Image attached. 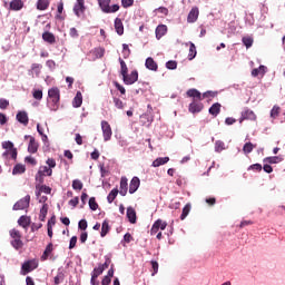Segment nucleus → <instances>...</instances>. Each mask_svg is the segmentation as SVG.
<instances>
[{
    "instance_id": "nucleus-42",
    "label": "nucleus",
    "mask_w": 285,
    "mask_h": 285,
    "mask_svg": "<svg viewBox=\"0 0 285 285\" xmlns=\"http://www.w3.org/2000/svg\"><path fill=\"white\" fill-rule=\"evenodd\" d=\"M189 213H190V204H187V205H185V207L183 208V213H181V215H180L181 222H184V219H186V217H188Z\"/></svg>"
},
{
    "instance_id": "nucleus-41",
    "label": "nucleus",
    "mask_w": 285,
    "mask_h": 285,
    "mask_svg": "<svg viewBox=\"0 0 285 285\" xmlns=\"http://www.w3.org/2000/svg\"><path fill=\"white\" fill-rule=\"evenodd\" d=\"M41 193H45L46 195H50V193H52V188H50L47 185H41L39 187V191L37 193V196L41 195Z\"/></svg>"
},
{
    "instance_id": "nucleus-62",
    "label": "nucleus",
    "mask_w": 285,
    "mask_h": 285,
    "mask_svg": "<svg viewBox=\"0 0 285 285\" xmlns=\"http://www.w3.org/2000/svg\"><path fill=\"white\" fill-rule=\"evenodd\" d=\"M111 263H112V261L110 259V257L105 256V263L100 264L102 271H106V268H108V266H110Z\"/></svg>"
},
{
    "instance_id": "nucleus-2",
    "label": "nucleus",
    "mask_w": 285,
    "mask_h": 285,
    "mask_svg": "<svg viewBox=\"0 0 285 285\" xmlns=\"http://www.w3.org/2000/svg\"><path fill=\"white\" fill-rule=\"evenodd\" d=\"M59 101H61V91L57 87H52L48 90L47 106L50 110H59Z\"/></svg>"
},
{
    "instance_id": "nucleus-9",
    "label": "nucleus",
    "mask_w": 285,
    "mask_h": 285,
    "mask_svg": "<svg viewBox=\"0 0 285 285\" xmlns=\"http://www.w3.org/2000/svg\"><path fill=\"white\" fill-rule=\"evenodd\" d=\"M30 207V195L24 196L13 205V210H26Z\"/></svg>"
},
{
    "instance_id": "nucleus-63",
    "label": "nucleus",
    "mask_w": 285,
    "mask_h": 285,
    "mask_svg": "<svg viewBox=\"0 0 285 285\" xmlns=\"http://www.w3.org/2000/svg\"><path fill=\"white\" fill-rule=\"evenodd\" d=\"M69 35L72 39H77L79 37V31L77 30V28L72 27L69 30Z\"/></svg>"
},
{
    "instance_id": "nucleus-6",
    "label": "nucleus",
    "mask_w": 285,
    "mask_h": 285,
    "mask_svg": "<svg viewBox=\"0 0 285 285\" xmlns=\"http://www.w3.org/2000/svg\"><path fill=\"white\" fill-rule=\"evenodd\" d=\"M43 177H52V169L48 166H40L36 175V180L43 184Z\"/></svg>"
},
{
    "instance_id": "nucleus-47",
    "label": "nucleus",
    "mask_w": 285,
    "mask_h": 285,
    "mask_svg": "<svg viewBox=\"0 0 285 285\" xmlns=\"http://www.w3.org/2000/svg\"><path fill=\"white\" fill-rule=\"evenodd\" d=\"M114 104L116 106V108H118V110H124L126 104H124V101L117 97H114Z\"/></svg>"
},
{
    "instance_id": "nucleus-16",
    "label": "nucleus",
    "mask_w": 285,
    "mask_h": 285,
    "mask_svg": "<svg viewBox=\"0 0 285 285\" xmlns=\"http://www.w3.org/2000/svg\"><path fill=\"white\" fill-rule=\"evenodd\" d=\"M17 121L19 124H22V126H28L29 119H28V112L26 111H19L16 116Z\"/></svg>"
},
{
    "instance_id": "nucleus-46",
    "label": "nucleus",
    "mask_w": 285,
    "mask_h": 285,
    "mask_svg": "<svg viewBox=\"0 0 285 285\" xmlns=\"http://www.w3.org/2000/svg\"><path fill=\"white\" fill-rule=\"evenodd\" d=\"M72 188L73 190H82L83 189V183L79 179L72 180Z\"/></svg>"
},
{
    "instance_id": "nucleus-50",
    "label": "nucleus",
    "mask_w": 285,
    "mask_h": 285,
    "mask_svg": "<svg viewBox=\"0 0 285 285\" xmlns=\"http://www.w3.org/2000/svg\"><path fill=\"white\" fill-rule=\"evenodd\" d=\"M89 208L90 210H97V208H99V204H97V199L95 197L89 198Z\"/></svg>"
},
{
    "instance_id": "nucleus-20",
    "label": "nucleus",
    "mask_w": 285,
    "mask_h": 285,
    "mask_svg": "<svg viewBox=\"0 0 285 285\" xmlns=\"http://www.w3.org/2000/svg\"><path fill=\"white\" fill-rule=\"evenodd\" d=\"M127 218L129 219L130 224H137V212L135 210V208H127Z\"/></svg>"
},
{
    "instance_id": "nucleus-18",
    "label": "nucleus",
    "mask_w": 285,
    "mask_h": 285,
    "mask_svg": "<svg viewBox=\"0 0 285 285\" xmlns=\"http://www.w3.org/2000/svg\"><path fill=\"white\" fill-rule=\"evenodd\" d=\"M42 39L43 41H46L47 43H50L51 46L53 43H57V38L55 37V35L50 31H46L42 33Z\"/></svg>"
},
{
    "instance_id": "nucleus-17",
    "label": "nucleus",
    "mask_w": 285,
    "mask_h": 285,
    "mask_svg": "<svg viewBox=\"0 0 285 285\" xmlns=\"http://www.w3.org/2000/svg\"><path fill=\"white\" fill-rule=\"evenodd\" d=\"M9 9L19 12V10L23 9V0H12L9 4Z\"/></svg>"
},
{
    "instance_id": "nucleus-35",
    "label": "nucleus",
    "mask_w": 285,
    "mask_h": 285,
    "mask_svg": "<svg viewBox=\"0 0 285 285\" xmlns=\"http://www.w3.org/2000/svg\"><path fill=\"white\" fill-rule=\"evenodd\" d=\"M18 224L19 226H21L22 228H28V226H30V217L28 216H21L18 219Z\"/></svg>"
},
{
    "instance_id": "nucleus-1",
    "label": "nucleus",
    "mask_w": 285,
    "mask_h": 285,
    "mask_svg": "<svg viewBox=\"0 0 285 285\" xmlns=\"http://www.w3.org/2000/svg\"><path fill=\"white\" fill-rule=\"evenodd\" d=\"M186 95L193 99L188 108L189 112L193 115L202 112V110H204V104L200 102L203 100L202 92L197 89H189Z\"/></svg>"
},
{
    "instance_id": "nucleus-28",
    "label": "nucleus",
    "mask_w": 285,
    "mask_h": 285,
    "mask_svg": "<svg viewBox=\"0 0 285 285\" xmlns=\"http://www.w3.org/2000/svg\"><path fill=\"white\" fill-rule=\"evenodd\" d=\"M52 246H53L52 243H49L47 245V247L41 256L42 262H46V259H48V257H50V255L52 254V250H53Z\"/></svg>"
},
{
    "instance_id": "nucleus-15",
    "label": "nucleus",
    "mask_w": 285,
    "mask_h": 285,
    "mask_svg": "<svg viewBox=\"0 0 285 285\" xmlns=\"http://www.w3.org/2000/svg\"><path fill=\"white\" fill-rule=\"evenodd\" d=\"M118 193L121 197H126V195H128V178H120V190H118Z\"/></svg>"
},
{
    "instance_id": "nucleus-30",
    "label": "nucleus",
    "mask_w": 285,
    "mask_h": 285,
    "mask_svg": "<svg viewBox=\"0 0 285 285\" xmlns=\"http://www.w3.org/2000/svg\"><path fill=\"white\" fill-rule=\"evenodd\" d=\"M149 88H150V83L139 81L138 88L136 89V95H139V92H147Z\"/></svg>"
},
{
    "instance_id": "nucleus-48",
    "label": "nucleus",
    "mask_w": 285,
    "mask_h": 285,
    "mask_svg": "<svg viewBox=\"0 0 285 285\" xmlns=\"http://www.w3.org/2000/svg\"><path fill=\"white\" fill-rule=\"evenodd\" d=\"M266 67H264L263 65L259 66V68H255L252 70V77H258L261 72H265Z\"/></svg>"
},
{
    "instance_id": "nucleus-51",
    "label": "nucleus",
    "mask_w": 285,
    "mask_h": 285,
    "mask_svg": "<svg viewBox=\"0 0 285 285\" xmlns=\"http://www.w3.org/2000/svg\"><path fill=\"white\" fill-rule=\"evenodd\" d=\"M65 277H66V276L63 275V273H62V272H59V273L57 274V276H55V278H53L55 285L61 284V282H63Z\"/></svg>"
},
{
    "instance_id": "nucleus-19",
    "label": "nucleus",
    "mask_w": 285,
    "mask_h": 285,
    "mask_svg": "<svg viewBox=\"0 0 285 285\" xmlns=\"http://www.w3.org/2000/svg\"><path fill=\"white\" fill-rule=\"evenodd\" d=\"M145 66L148 70H153L154 72H157L159 66L155 62V59L151 57L146 59Z\"/></svg>"
},
{
    "instance_id": "nucleus-10",
    "label": "nucleus",
    "mask_w": 285,
    "mask_h": 285,
    "mask_svg": "<svg viewBox=\"0 0 285 285\" xmlns=\"http://www.w3.org/2000/svg\"><path fill=\"white\" fill-rule=\"evenodd\" d=\"M39 266V263L36 261H27L22 264L21 271L22 275H28V273H32L37 267Z\"/></svg>"
},
{
    "instance_id": "nucleus-29",
    "label": "nucleus",
    "mask_w": 285,
    "mask_h": 285,
    "mask_svg": "<svg viewBox=\"0 0 285 285\" xmlns=\"http://www.w3.org/2000/svg\"><path fill=\"white\" fill-rule=\"evenodd\" d=\"M26 173V165L17 164L12 169V175H23Z\"/></svg>"
},
{
    "instance_id": "nucleus-55",
    "label": "nucleus",
    "mask_w": 285,
    "mask_h": 285,
    "mask_svg": "<svg viewBox=\"0 0 285 285\" xmlns=\"http://www.w3.org/2000/svg\"><path fill=\"white\" fill-rule=\"evenodd\" d=\"M41 68L42 66L39 63H32L31 65V70L32 72H35L36 75H41Z\"/></svg>"
},
{
    "instance_id": "nucleus-4",
    "label": "nucleus",
    "mask_w": 285,
    "mask_h": 285,
    "mask_svg": "<svg viewBox=\"0 0 285 285\" xmlns=\"http://www.w3.org/2000/svg\"><path fill=\"white\" fill-rule=\"evenodd\" d=\"M111 1L112 0H98V6L105 12V14L119 12V4H114L110 7Z\"/></svg>"
},
{
    "instance_id": "nucleus-54",
    "label": "nucleus",
    "mask_w": 285,
    "mask_h": 285,
    "mask_svg": "<svg viewBox=\"0 0 285 285\" xmlns=\"http://www.w3.org/2000/svg\"><path fill=\"white\" fill-rule=\"evenodd\" d=\"M151 269H153V273H151L153 276L159 273V263H157V261H151Z\"/></svg>"
},
{
    "instance_id": "nucleus-58",
    "label": "nucleus",
    "mask_w": 285,
    "mask_h": 285,
    "mask_svg": "<svg viewBox=\"0 0 285 285\" xmlns=\"http://www.w3.org/2000/svg\"><path fill=\"white\" fill-rule=\"evenodd\" d=\"M48 168H50L52 170V168L57 167V160H55V158H48L46 161Z\"/></svg>"
},
{
    "instance_id": "nucleus-57",
    "label": "nucleus",
    "mask_w": 285,
    "mask_h": 285,
    "mask_svg": "<svg viewBox=\"0 0 285 285\" xmlns=\"http://www.w3.org/2000/svg\"><path fill=\"white\" fill-rule=\"evenodd\" d=\"M10 235L12 239H21V232H19L18 229H11Z\"/></svg>"
},
{
    "instance_id": "nucleus-13",
    "label": "nucleus",
    "mask_w": 285,
    "mask_h": 285,
    "mask_svg": "<svg viewBox=\"0 0 285 285\" xmlns=\"http://www.w3.org/2000/svg\"><path fill=\"white\" fill-rule=\"evenodd\" d=\"M140 185H141V180H139V177L135 176L129 184V194L135 195V193L139 190Z\"/></svg>"
},
{
    "instance_id": "nucleus-56",
    "label": "nucleus",
    "mask_w": 285,
    "mask_h": 285,
    "mask_svg": "<svg viewBox=\"0 0 285 285\" xmlns=\"http://www.w3.org/2000/svg\"><path fill=\"white\" fill-rule=\"evenodd\" d=\"M166 68H168V70H177V61L175 60L167 61Z\"/></svg>"
},
{
    "instance_id": "nucleus-31",
    "label": "nucleus",
    "mask_w": 285,
    "mask_h": 285,
    "mask_svg": "<svg viewBox=\"0 0 285 285\" xmlns=\"http://www.w3.org/2000/svg\"><path fill=\"white\" fill-rule=\"evenodd\" d=\"M50 8V0H38L37 10H48Z\"/></svg>"
},
{
    "instance_id": "nucleus-37",
    "label": "nucleus",
    "mask_w": 285,
    "mask_h": 285,
    "mask_svg": "<svg viewBox=\"0 0 285 285\" xmlns=\"http://www.w3.org/2000/svg\"><path fill=\"white\" fill-rule=\"evenodd\" d=\"M282 112V108L277 105H275L271 110V117L272 119H277L279 117V114Z\"/></svg>"
},
{
    "instance_id": "nucleus-21",
    "label": "nucleus",
    "mask_w": 285,
    "mask_h": 285,
    "mask_svg": "<svg viewBox=\"0 0 285 285\" xmlns=\"http://www.w3.org/2000/svg\"><path fill=\"white\" fill-rule=\"evenodd\" d=\"M169 161H170L169 157H159L153 161V167L159 168V166H164V165L168 164Z\"/></svg>"
},
{
    "instance_id": "nucleus-23",
    "label": "nucleus",
    "mask_w": 285,
    "mask_h": 285,
    "mask_svg": "<svg viewBox=\"0 0 285 285\" xmlns=\"http://www.w3.org/2000/svg\"><path fill=\"white\" fill-rule=\"evenodd\" d=\"M81 104H83V96L81 95V91H77L72 101V106L73 108H81Z\"/></svg>"
},
{
    "instance_id": "nucleus-49",
    "label": "nucleus",
    "mask_w": 285,
    "mask_h": 285,
    "mask_svg": "<svg viewBox=\"0 0 285 285\" xmlns=\"http://www.w3.org/2000/svg\"><path fill=\"white\" fill-rule=\"evenodd\" d=\"M245 48H252L253 47V37H243L242 39Z\"/></svg>"
},
{
    "instance_id": "nucleus-60",
    "label": "nucleus",
    "mask_w": 285,
    "mask_h": 285,
    "mask_svg": "<svg viewBox=\"0 0 285 285\" xmlns=\"http://www.w3.org/2000/svg\"><path fill=\"white\" fill-rule=\"evenodd\" d=\"M2 148L4 150H11L12 148H14V144H12V141H10V140L3 141L2 142Z\"/></svg>"
},
{
    "instance_id": "nucleus-61",
    "label": "nucleus",
    "mask_w": 285,
    "mask_h": 285,
    "mask_svg": "<svg viewBox=\"0 0 285 285\" xmlns=\"http://www.w3.org/2000/svg\"><path fill=\"white\" fill-rule=\"evenodd\" d=\"M78 228L80 230H86L88 228V220L86 219H81L79 223H78Z\"/></svg>"
},
{
    "instance_id": "nucleus-44",
    "label": "nucleus",
    "mask_w": 285,
    "mask_h": 285,
    "mask_svg": "<svg viewBox=\"0 0 285 285\" xmlns=\"http://www.w3.org/2000/svg\"><path fill=\"white\" fill-rule=\"evenodd\" d=\"M33 99H37V101H41L43 99V90L41 89H35L32 92Z\"/></svg>"
},
{
    "instance_id": "nucleus-33",
    "label": "nucleus",
    "mask_w": 285,
    "mask_h": 285,
    "mask_svg": "<svg viewBox=\"0 0 285 285\" xmlns=\"http://www.w3.org/2000/svg\"><path fill=\"white\" fill-rule=\"evenodd\" d=\"M195 57H197V47L195 46V43L189 42V53H188L189 61H193Z\"/></svg>"
},
{
    "instance_id": "nucleus-22",
    "label": "nucleus",
    "mask_w": 285,
    "mask_h": 285,
    "mask_svg": "<svg viewBox=\"0 0 285 285\" xmlns=\"http://www.w3.org/2000/svg\"><path fill=\"white\" fill-rule=\"evenodd\" d=\"M166 32H168V27L166 24H159L156 28V39H161V37L166 35Z\"/></svg>"
},
{
    "instance_id": "nucleus-38",
    "label": "nucleus",
    "mask_w": 285,
    "mask_h": 285,
    "mask_svg": "<svg viewBox=\"0 0 285 285\" xmlns=\"http://www.w3.org/2000/svg\"><path fill=\"white\" fill-rule=\"evenodd\" d=\"M254 148H257V145H253V142H246L243 147V153L245 155H250V151L254 149Z\"/></svg>"
},
{
    "instance_id": "nucleus-24",
    "label": "nucleus",
    "mask_w": 285,
    "mask_h": 285,
    "mask_svg": "<svg viewBox=\"0 0 285 285\" xmlns=\"http://www.w3.org/2000/svg\"><path fill=\"white\" fill-rule=\"evenodd\" d=\"M281 161H284V158L281 156H272L263 159L264 164H281Z\"/></svg>"
},
{
    "instance_id": "nucleus-40",
    "label": "nucleus",
    "mask_w": 285,
    "mask_h": 285,
    "mask_svg": "<svg viewBox=\"0 0 285 285\" xmlns=\"http://www.w3.org/2000/svg\"><path fill=\"white\" fill-rule=\"evenodd\" d=\"M104 271L105 269L100 265H98V267L94 268L92 274H91L92 282H95V279H97V277H99V275H101L104 273Z\"/></svg>"
},
{
    "instance_id": "nucleus-14",
    "label": "nucleus",
    "mask_w": 285,
    "mask_h": 285,
    "mask_svg": "<svg viewBox=\"0 0 285 285\" xmlns=\"http://www.w3.org/2000/svg\"><path fill=\"white\" fill-rule=\"evenodd\" d=\"M199 19V8L194 7L187 16V23H195Z\"/></svg>"
},
{
    "instance_id": "nucleus-27",
    "label": "nucleus",
    "mask_w": 285,
    "mask_h": 285,
    "mask_svg": "<svg viewBox=\"0 0 285 285\" xmlns=\"http://www.w3.org/2000/svg\"><path fill=\"white\" fill-rule=\"evenodd\" d=\"M115 30L117 35L119 36L124 35V22H121V19L119 18L115 19Z\"/></svg>"
},
{
    "instance_id": "nucleus-52",
    "label": "nucleus",
    "mask_w": 285,
    "mask_h": 285,
    "mask_svg": "<svg viewBox=\"0 0 285 285\" xmlns=\"http://www.w3.org/2000/svg\"><path fill=\"white\" fill-rule=\"evenodd\" d=\"M10 106V101L6 98H0V110H7Z\"/></svg>"
},
{
    "instance_id": "nucleus-32",
    "label": "nucleus",
    "mask_w": 285,
    "mask_h": 285,
    "mask_svg": "<svg viewBox=\"0 0 285 285\" xmlns=\"http://www.w3.org/2000/svg\"><path fill=\"white\" fill-rule=\"evenodd\" d=\"M17 148H11V149H7L3 154L2 157H11V159L17 160Z\"/></svg>"
},
{
    "instance_id": "nucleus-26",
    "label": "nucleus",
    "mask_w": 285,
    "mask_h": 285,
    "mask_svg": "<svg viewBox=\"0 0 285 285\" xmlns=\"http://www.w3.org/2000/svg\"><path fill=\"white\" fill-rule=\"evenodd\" d=\"M219 112H222V105L219 102L214 104L209 108V115H213V117H217V115H219Z\"/></svg>"
},
{
    "instance_id": "nucleus-64",
    "label": "nucleus",
    "mask_w": 285,
    "mask_h": 285,
    "mask_svg": "<svg viewBox=\"0 0 285 285\" xmlns=\"http://www.w3.org/2000/svg\"><path fill=\"white\" fill-rule=\"evenodd\" d=\"M135 3V0H121L122 8H130Z\"/></svg>"
},
{
    "instance_id": "nucleus-45",
    "label": "nucleus",
    "mask_w": 285,
    "mask_h": 285,
    "mask_svg": "<svg viewBox=\"0 0 285 285\" xmlns=\"http://www.w3.org/2000/svg\"><path fill=\"white\" fill-rule=\"evenodd\" d=\"M11 245L13 246V248H16L17 250H19V248H23V242L21 240V238H14L11 242Z\"/></svg>"
},
{
    "instance_id": "nucleus-11",
    "label": "nucleus",
    "mask_w": 285,
    "mask_h": 285,
    "mask_svg": "<svg viewBox=\"0 0 285 285\" xmlns=\"http://www.w3.org/2000/svg\"><path fill=\"white\" fill-rule=\"evenodd\" d=\"M24 139H29L28 153L35 155V153L39 150V142H37V139H35L33 136H24Z\"/></svg>"
},
{
    "instance_id": "nucleus-53",
    "label": "nucleus",
    "mask_w": 285,
    "mask_h": 285,
    "mask_svg": "<svg viewBox=\"0 0 285 285\" xmlns=\"http://www.w3.org/2000/svg\"><path fill=\"white\" fill-rule=\"evenodd\" d=\"M122 57L124 59H128V57H130V48L126 43L122 45Z\"/></svg>"
},
{
    "instance_id": "nucleus-39",
    "label": "nucleus",
    "mask_w": 285,
    "mask_h": 285,
    "mask_svg": "<svg viewBox=\"0 0 285 285\" xmlns=\"http://www.w3.org/2000/svg\"><path fill=\"white\" fill-rule=\"evenodd\" d=\"M48 215V205H43L40 209L39 219L40 222H46V217Z\"/></svg>"
},
{
    "instance_id": "nucleus-25",
    "label": "nucleus",
    "mask_w": 285,
    "mask_h": 285,
    "mask_svg": "<svg viewBox=\"0 0 285 285\" xmlns=\"http://www.w3.org/2000/svg\"><path fill=\"white\" fill-rule=\"evenodd\" d=\"M110 233V223H108V219H105L101 225V232L100 236L106 237Z\"/></svg>"
},
{
    "instance_id": "nucleus-12",
    "label": "nucleus",
    "mask_w": 285,
    "mask_h": 285,
    "mask_svg": "<svg viewBox=\"0 0 285 285\" xmlns=\"http://www.w3.org/2000/svg\"><path fill=\"white\" fill-rule=\"evenodd\" d=\"M73 12L76 17H81L86 12V0H77V3L73 6Z\"/></svg>"
},
{
    "instance_id": "nucleus-8",
    "label": "nucleus",
    "mask_w": 285,
    "mask_h": 285,
    "mask_svg": "<svg viewBox=\"0 0 285 285\" xmlns=\"http://www.w3.org/2000/svg\"><path fill=\"white\" fill-rule=\"evenodd\" d=\"M101 130H102V137L104 141H110L112 139V127H110V124L106 120L101 121Z\"/></svg>"
},
{
    "instance_id": "nucleus-5",
    "label": "nucleus",
    "mask_w": 285,
    "mask_h": 285,
    "mask_svg": "<svg viewBox=\"0 0 285 285\" xmlns=\"http://www.w3.org/2000/svg\"><path fill=\"white\" fill-rule=\"evenodd\" d=\"M239 124H244V121H257V115L253 109L245 107L240 112V118L238 119Z\"/></svg>"
},
{
    "instance_id": "nucleus-59",
    "label": "nucleus",
    "mask_w": 285,
    "mask_h": 285,
    "mask_svg": "<svg viewBox=\"0 0 285 285\" xmlns=\"http://www.w3.org/2000/svg\"><path fill=\"white\" fill-rule=\"evenodd\" d=\"M262 164H254V165H250L247 170H256V173H262Z\"/></svg>"
},
{
    "instance_id": "nucleus-43",
    "label": "nucleus",
    "mask_w": 285,
    "mask_h": 285,
    "mask_svg": "<svg viewBox=\"0 0 285 285\" xmlns=\"http://www.w3.org/2000/svg\"><path fill=\"white\" fill-rule=\"evenodd\" d=\"M215 150L216 153H222V150H226V144H224V141L222 140H217L215 142Z\"/></svg>"
},
{
    "instance_id": "nucleus-34",
    "label": "nucleus",
    "mask_w": 285,
    "mask_h": 285,
    "mask_svg": "<svg viewBox=\"0 0 285 285\" xmlns=\"http://www.w3.org/2000/svg\"><path fill=\"white\" fill-rule=\"evenodd\" d=\"M119 195V189L114 188L107 196L108 204H112L115 199H117V196Z\"/></svg>"
},
{
    "instance_id": "nucleus-36",
    "label": "nucleus",
    "mask_w": 285,
    "mask_h": 285,
    "mask_svg": "<svg viewBox=\"0 0 285 285\" xmlns=\"http://www.w3.org/2000/svg\"><path fill=\"white\" fill-rule=\"evenodd\" d=\"M118 61L120 63V75H121V77L128 75V65H126V61H124V59H121V58H119Z\"/></svg>"
},
{
    "instance_id": "nucleus-3",
    "label": "nucleus",
    "mask_w": 285,
    "mask_h": 285,
    "mask_svg": "<svg viewBox=\"0 0 285 285\" xmlns=\"http://www.w3.org/2000/svg\"><path fill=\"white\" fill-rule=\"evenodd\" d=\"M168 226V223H166L163 219H157L150 229V235H156L157 239H161L163 238V234L159 230H166V227Z\"/></svg>"
},
{
    "instance_id": "nucleus-7",
    "label": "nucleus",
    "mask_w": 285,
    "mask_h": 285,
    "mask_svg": "<svg viewBox=\"0 0 285 285\" xmlns=\"http://www.w3.org/2000/svg\"><path fill=\"white\" fill-rule=\"evenodd\" d=\"M139 80V71L132 70L130 73L122 76V81L125 86H132Z\"/></svg>"
}]
</instances>
